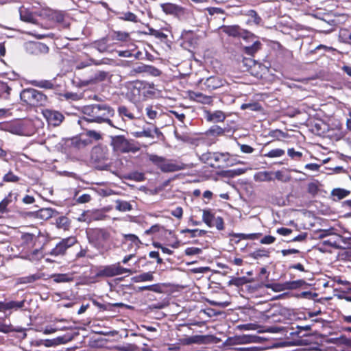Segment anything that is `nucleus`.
<instances>
[{
  "instance_id": "obj_1",
  "label": "nucleus",
  "mask_w": 351,
  "mask_h": 351,
  "mask_svg": "<svg viewBox=\"0 0 351 351\" xmlns=\"http://www.w3.org/2000/svg\"><path fill=\"white\" fill-rule=\"evenodd\" d=\"M83 113L87 116L86 120L88 122L106 123L114 127L110 117L114 116V110L108 105L93 104L86 106L83 108Z\"/></svg>"
},
{
  "instance_id": "obj_2",
  "label": "nucleus",
  "mask_w": 351,
  "mask_h": 351,
  "mask_svg": "<svg viewBox=\"0 0 351 351\" xmlns=\"http://www.w3.org/2000/svg\"><path fill=\"white\" fill-rule=\"evenodd\" d=\"M88 243L101 254L107 252L112 243L110 232L105 228H92L86 230Z\"/></svg>"
},
{
  "instance_id": "obj_3",
  "label": "nucleus",
  "mask_w": 351,
  "mask_h": 351,
  "mask_svg": "<svg viewBox=\"0 0 351 351\" xmlns=\"http://www.w3.org/2000/svg\"><path fill=\"white\" fill-rule=\"evenodd\" d=\"M149 160L165 173L186 169L189 165L178 160L167 159L158 155H149Z\"/></svg>"
},
{
  "instance_id": "obj_4",
  "label": "nucleus",
  "mask_w": 351,
  "mask_h": 351,
  "mask_svg": "<svg viewBox=\"0 0 351 351\" xmlns=\"http://www.w3.org/2000/svg\"><path fill=\"white\" fill-rule=\"evenodd\" d=\"M237 155H199V160L208 167L223 169L238 163Z\"/></svg>"
},
{
  "instance_id": "obj_5",
  "label": "nucleus",
  "mask_w": 351,
  "mask_h": 351,
  "mask_svg": "<svg viewBox=\"0 0 351 351\" xmlns=\"http://www.w3.org/2000/svg\"><path fill=\"white\" fill-rule=\"evenodd\" d=\"M129 272H130V270L123 267L119 262L114 264L97 267L96 273L93 278L94 282H96L101 278H112Z\"/></svg>"
},
{
  "instance_id": "obj_6",
  "label": "nucleus",
  "mask_w": 351,
  "mask_h": 351,
  "mask_svg": "<svg viewBox=\"0 0 351 351\" xmlns=\"http://www.w3.org/2000/svg\"><path fill=\"white\" fill-rule=\"evenodd\" d=\"M110 145L115 152H136L140 149L139 143L134 140H128L123 136H110Z\"/></svg>"
},
{
  "instance_id": "obj_7",
  "label": "nucleus",
  "mask_w": 351,
  "mask_h": 351,
  "mask_svg": "<svg viewBox=\"0 0 351 351\" xmlns=\"http://www.w3.org/2000/svg\"><path fill=\"white\" fill-rule=\"evenodd\" d=\"M20 97L27 104L34 106H45L48 101V98L45 94L34 88L24 89L21 91Z\"/></svg>"
},
{
  "instance_id": "obj_8",
  "label": "nucleus",
  "mask_w": 351,
  "mask_h": 351,
  "mask_svg": "<svg viewBox=\"0 0 351 351\" xmlns=\"http://www.w3.org/2000/svg\"><path fill=\"white\" fill-rule=\"evenodd\" d=\"M75 237H69L61 239L50 251L49 254L55 257L66 255L67 250L77 243Z\"/></svg>"
},
{
  "instance_id": "obj_9",
  "label": "nucleus",
  "mask_w": 351,
  "mask_h": 351,
  "mask_svg": "<svg viewBox=\"0 0 351 351\" xmlns=\"http://www.w3.org/2000/svg\"><path fill=\"white\" fill-rule=\"evenodd\" d=\"M91 144V141L88 138L83 139L79 136H75L64 141L65 148L69 152H78L85 149Z\"/></svg>"
},
{
  "instance_id": "obj_10",
  "label": "nucleus",
  "mask_w": 351,
  "mask_h": 351,
  "mask_svg": "<svg viewBox=\"0 0 351 351\" xmlns=\"http://www.w3.org/2000/svg\"><path fill=\"white\" fill-rule=\"evenodd\" d=\"M221 30L228 35L229 36L232 37H242L244 39L254 38V35L250 34L248 32L244 31L241 29L239 25H223L220 27Z\"/></svg>"
},
{
  "instance_id": "obj_11",
  "label": "nucleus",
  "mask_w": 351,
  "mask_h": 351,
  "mask_svg": "<svg viewBox=\"0 0 351 351\" xmlns=\"http://www.w3.org/2000/svg\"><path fill=\"white\" fill-rule=\"evenodd\" d=\"M42 114L48 123L54 127L59 126L64 119V115L60 112L55 110L43 109Z\"/></svg>"
},
{
  "instance_id": "obj_12",
  "label": "nucleus",
  "mask_w": 351,
  "mask_h": 351,
  "mask_svg": "<svg viewBox=\"0 0 351 351\" xmlns=\"http://www.w3.org/2000/svg\"><path fill=\"white\" fill-rule=\"evenodd\" d=\"M199 84L204 86L202 89L208 91H212L223 85V81L219 77L210 76L207 77L205 80H201Z\"/></svg>"
},
{
  "instance_id": "obj_13",
  "label": "nucleus",
  "mask_w": 351,
  "mask_h": 351,
  "mask_svg": "<svg viewBox=\"0 0 351 351\" xmlns=\"http://www.w3.org/2000/svg\"><path fill=\"white\" fill-rule=\"evenodd\" d=\"M148 86L150 87V84L147 82L141 81L134 82L130 90V93L133 96V99L140 100L141 99V96L145 97L146 96V89Z\"/></svg>"
},
{
  "instance_id": "obj_14",
  "label": "nucleus",
  "mask_w": 351,
  "mask_h": 351,
  "mask_svg": "<svg viewBox=\"0 0 351 351\" xmlns=\"http://www.w3.org/2000/svg\"><path fill=\"white\" fill-rule=\"evenodd\" d=\"M123 244L128 245L129 250H134L136 252L142 244L140 239L134 234H123Z\"/></svg>"
},
{
  "instance_id": "obj_15",
  "label": "nucleus",
  "mask_w": 351,
  "mask_h": 351,
  "mask_svg": "<svg viewBox=\"0 0 351 351\" xmlns=\"http://www.w3.org/2000/svg\"><path fill=\"white\" fill-rule=\"evenodd\" d=\"M91 302L99 310V311H113L117 307H125L127 308H131L130 306L125 304L122 302L101 303L95 299H92Z\"/></svg>"
},
{
  "instance_id": "obj_16",
  "label": "nucleus",
  "mask_w": 351,
  "mask_h": 351,
  "mask_svg": "<svg viewBox=\"0 0 351 351\" xmlns=\"http://www.w3.org/2000/svg\"><path fill=\"white\" fill-rule=\"evenodd\" d=\"M89 165L97 169H105L109 166L105 155H90Z\"/></svg>"
},
{
  "instance_id": "obj_17",
  "label": "nucleus",
  "mask_w": 351,
  "mask_h": 351,
  "mask_svg": "<svg viewBox=\"0 0 351 351\" xmlns=\"http://www.w3.org/2000/svg\"><path fill=\"white\" fill-rule=\"evenodd\" d=\"M162 11L167 14L179 16L184 14V8L171 3H165L160 5Z\"/></svg>"
},
{
  "instance_id": "obj_18",
  "label": "nucleus",
  "mask_w": 351,
  "mask_h": 351,
  "mask_svg": "<svg viewBox=\"0 0 351 351\" xmlns=\"http://www.w3.org/2000/svg\"><path fill=\"white\" fill-rule=\"evenodd\" d=\"M12 192H10L8 195L0 202V219L5 218L10 213V209L9 208V205L12 202Z\"/></svg>"
},
{
  "instance_id": "obj_19",
  "label": "nucleus",
  "mask_w": 351,
  "mask_h": 351,
  "mask_svg": "<svg viewBox=\"0 0 351 351\" xmlns=\"http://www.w3.org/2000/svg\"><path fill=\"white\" fill-rule=\"evenodd\" d=\"M189 97L191 100L202 104L210 105L213 102L212 97L204 95L202 93L190 91L189 92Z\"/></svg>"
},
{
  "instance_id": "obj_20",
  "label": "nucleus",
  "mask_w": 351,
  "mask_h": 351,
  "mask_svg": "<svg viewBox=\"0 0 351 351\" xmlns=\"http://www.w3.org/2000/svg\"><path fill=\"white\" fill-rule=\"evenodd\" d=\"M226 117L225 113L221 110H215L213 112L209 110L205 111V118L210 122H223Z\"/></svg>"
},
{
  "instance_id": "obj_21",
  "label": "nucleus",
  "mask_w": 351,
  "mask_h": 351,
  "mask_svg": "<svg viewBox=\"0 0 351 351\" xmlns=\"http://www.w3.org/2000/svg\"><path fill=\"white\" fill-rule=\"evenodd\" d=\"M25 306V300L22 301H0V311H5L7 310L22 308Z\"/></svg>"
},
{
  "instance_id": "obj_22",
  "label": "nucleus",
  "mask_w": 351,
  "mask_h": 351,
  "mask_svg": "<svg viewBox=\"0 0 351 351\" xmlns=\"http://www.w3.org/2000/svg\"><path fill=\"white\" fill-rule=\"evenodd\" d=\"M53 214V210L50 208H41L37 210L36 212H30L28 213V215L34 216L37 218H40L41 219H48L52 217Z\"/></svg>"
},
{
  "instance_id": "obj_23",
  "label": "nucleus",
  "mask_w": 351,
  "mask_h": 351,
  "mask_svg": "<svg viewBox=\"0 0 351 351\" xmlns=\"http://www.w3.org/2000/svg\"><path fill=\"white\" fill-rule=\"evenodd\" d=\"M241 14L249 17V19L247 21V24L248 25L254 24L256 25H258L262 21L261 16L254 10H248L247 11L242 12Z\"/></svg>"
},
{
  "instance_id": "obj_24",
  "label": "nucleus",
  "mask_w": 351,
  "mask_h": 351,
  "mask_svg": "<svg viewBox=\"0 0 351 351\" xmlns=\"http://www.w3.org/2000/svg\"><path fill=\"white\" fill-rule=\"evenodd\" d=\"M29 84L34 86L44 89H53L55 86L54 80H33L29 82Z\"/></svg>"
},
{
  "instance_id": "obj_25",
  "label": "nucleus",
  "mask_w": 351,
  "mask_h": 351,
  "mask_svg": "<svg viewBox=\"0 0 351 351\" xmlns=\"http://www.w3.org/2000/svg\"><path fill=\"white\" fill-rule=\"evenodd\" d=\"M27 48L31 53H47L49 51V47L46 45L36 42L28 43Z\"/></svg>"
},
{
  "instance_id": "obj_26",
  "label": "nucleus",
  "mask_w": 351,
  "mask_h": 351,
  "mask_svg": "<svg viewBox=\"0 0 351 351\" xmlns=\"http://www.w3.org/2000/svg\"><path fill=\"white\" fill-rule=\"evenodd\" d=\"M262 43L259 40L253 41L252 45L243 47V51L251 56H254L258 51L261 49Z\"/></svg>"
},
{
  "instance_id": "obj_27",
  "label": "nucleus",
  "mask_w": 351,
  "mask_h": 351,
  "mask_svg": "<svg viewBox=\"0 0 351 351\" xmlns=\"http://www.w3.org/2000/svg\"><path fill=\"white\" fill-rule=\"evenodd\" d=\"M19 15L21 21L31 23H36V19H34L32 12L23 6H21L19 8Z\"/></svg>"
},
{
  "instance_id": "obj_28",
  "label": "nucleus",
  "mask_w": 351,
  "mask_h": 351,
  "mask_svg": "<svg viewBox=\"0 0 351 351\" xmlns=\"http://www.w3.org/2000/svg\"><path fill=\"white\" fill-rule=\"evenodd\" d=\"M93 47L100 53H104L110 51V46L108 44L107 38H103L93 43Z\"/></svg>"
},
{
  "instance_id": "obj_29",
  "label": "nucleus",
  "mask_w": 351,
  "mask_h": 351,
  "mask_svg": "<svg viewBox=\"0 0 351 351\" xmlns=\"http://www.w3.org/2000/svg\"><path fill=\"white\" fill-rule=\"evenodd\" d=\"M51 278L56 283L68 282L73 280V277L71 274H54L51 275Z\"/></svg>"
},
{
  "instance_id": "obj_30",
  "label": "nucleus",
  "mask_w": 351,
  "mask_h": 351,
  "mask_svg": "<svg viewBox=\"0 0 351 351\" xmlns=\"http://www.w3.org/2000/svg\"><path fill=\"white\" fill-rule=\"evenodd\" d=\"M343 134L341 128L335 129L328 128L324 137H328L334 141H338L343 137Z\"/></svg>"
},
{
  "instance_id": "obj_31",
  "label": "nucleus",
  "mask_w": 351,
  "mask_h": 351,
  "mask_svg": "<svg viewBox=\"0 0 351 351\" xmlns=\"http://www.w3.org/2000/svg\"><path fill=\"white\" fill-rule=\"evenodd\" d=\"M71 220L65 216H60L56 219V225L59 229L68 230L71 227Z\"/></svg>"
},
{
  "instance_id": "obj_32",
  "label": "nucleus",
  "mask_w": 351,
  "mask_h": 351,
  "mask_svg": "<svg viewBox=\"0 0 351 351\" xmlns=\"http://www.w3.org/2000/svg\"><path fill=\"white\" fill-rule=\"evenodd\" d=\"M226 129L219 125H213L206 132V135L208 137H217L224 134Z\"/></svg>"
},
{
  "instance_id": "obj_33",
  "label": "nucleus",
  "mask_w": 351,
  "mask_h": 351,
  "mask_svg": "<svg viewBox=\"0 0 351 351\" xmlns=\"http://www.w3.org/2000/svg\"><path fill=\"white\" fill-rule=\"evenodd\" d=\"M71 339V337L65 336L58 337L56 339H46L44 341L43 345L47 347H51L54 345L65 343Z\"/></svg>"
},
{
  "instance_id": "obj_34",
  "label": "nucleus",
  "mask_w": 351,
  "mask_h": 351,
  "mask_svg": "<svg viewBox=\"0 0 351 351\" xmlns=\"http://www.w3.org/2000/svg\"><path fill=\"white\" fill-rule=\"evenodd\" d=\"M270 252L269 250L265 248H259L251 252L249 256L253 259H259L261 258H268L269 257Z\"/></svg>"
},
{
  "instance_id": "obj_35",
  "label": "nucleus",
  "mask_w": 351,
  "mask_h": 351,
  "mask_svg": "<svg viewBox=\"0 0 351 351\" xmlns=\"http://www.w3.org/2000/svg\"><path fill=\"white\" fill-rule=\"evenodd\" d=\"M19 180L20 178L18 176L15 175L12 171H9L3 176L2 181L0 182V186H3L4 182L16 183Z\"/></svg>"
},
{
  "instance_id": "obj_36",
  "label": "nucleus",
  "mask_w": 351,
  "mask_h": 351,
  "mask_svg": "<svg viewBox=\"0 0 351 351\" xmlns=\"http://www.w3.org/2000/svg\"><path fill=\"white\" fill-rule=\"evenodd\" d=\"M265 287L266 288L271 289L275 292H280L287 290L286 282L283 283H269V284H262L260 287Z\"/></svg>"
},
{
  "instance_id": "obj_37",
  "label": "nucleus",
  "mask_w": 351,
  "mask_h": 351,
  "mask_svg": "<svg viewBox=\"0 0 351 351\" xmlns=\"http://www.w3.org/2000/svg\"><path fill=\"white\" fill-rule=\"evenodd\" d=\"M306 285V282L303 279L286 282L287 290L298 289L299 288L304 287Z\"/></svg>"
},
{
  "instance_id": "obj_38",
  "label": "nucleus",
  "mask_w": 351,
  "mask_h": 351,
  "mask_svg": "<svg viewBox=\"0 0 351 351\" xmlns=\"http://www.w3.org/2000/svg\"><path fill=\"white\" fill-rule=\"evenodd\" d=\"M215 219L214 214L211 212L210 209H204L203 210L202 214V221L208 226L213 227V221Z\"/></svg>"
},
{
  "instance_id": "obj_39",
  "label": "nucleus",
  "mask_w": 351,
  "mask_h": 351,
  "mask_svg": "<svg viewBox=\"0 0 351 351\" xmlns=\"http://www.w3.org/2000/svg\"><path fill=\"white\" fill-rule=\"evenodd\" d=\"M328 128V125L324 123H315L312 128V131L318 136H324Z\"/></svg>"
},
{
  "instance_id": "obj_40",
  "label": "nucleus",
  "mask_w": 351,
  "mask_h": 351,
  "mask_svg": "<svg viewBox=\"0 0 351 351\" xmlns=\"http://www.w3.org/2000/svg\"><path fill=\"white\" fill-rule=\"evenodd\" d=\"M42 278V275L39 273L32 274L19 278V282L21 284H27L34 282Z\"/></svg>"
},
{
  "instance_id": "obj_41",
  "label": "nucleus",
  "mask_w": 351,
  "mask_h": 351,
  "mask_svg": "<svg viewBox=\"0 0 351 351\" xmlns=\"http://www.w3.org/2000/svg\"><path fill=\"white\" fill-rule=\"evenodd\" d=\"M250 282V280L245 277H233L229 281V285H234L237 287H241Z\"/></svg>"
},
{
  "instance_id": "obj_42",
  "label": "nucleus",
  "mask_w": 351,
  "mask_h": 351,
  "mask_svg": "<svg viewBox=\"0 0 351 351\" xmlns=\"http://www.w3.org/2000/svg\"><path fill=\"white\" fill-rule=\"evenodd\" d=\"M154 279V276L152 272H145L139 275H137L134 277H133V280L136 282H145V281H152Z\"/></svg>"
},
{
  "instance_id": "obj_43",
  "label": "nucleus",
  "mask_w": 351,
  "mask_h": 351,
  "mask_svg": "<svg viewBox=\"0 0 351 351\" xmlns=\"http://www.w3.org/2000/svg\"><path fill=\"white\" fill-rule=\"evenodd\" d=\"M125 178L130 180H134L136 182H142L145 180V174L142 172L132 171L128 173Z\"/></svg>"
},
{
  "instance_id": "obj_44",
  "label": "nucleus",
  "mask_w": 351,
  "mask_h": 351,
  "mask_svg": "<svg viewBox=\"0 0 351 351\" xmlns=\"http://www.w3.org/2000/svg\"><path fill=\"white\" fill-rule=\"evenodd\" d=\"M332 195L337 197L339 199H342L350 194V191L344 189L337 188L334 189L331 193Z\"/></svg>"
},
{
  "instance_id": "obj_45",
  "label": "nucleus",
  "mask_w": 351,
  "mask_h": 351,
  "mask_svg": "<svg viewBox=\"0 0 351 351\" xmlns=\"http://www.w3.org/2000/svg\"><path fill=\"white\" fill-rule=\"evenodd\" d=\"M112 40L119 41H127L130 38V34L125 32L114 31L111 35Z\"/></svg>"
},
{
  "instance_id": "obj_46",
  "label": "nucleus",
  "mask_w": 351,
  "mask_h": 351,
  "mask_svg": "<svg viewBox=\"0 0 351 351\" xmlns=\"http://www.w3.org/2000/svg\"><path fill=\"white\" fill-rule=\"evenodd\" d=\"M12 88L3 82L0 81V97L8 99Z\"/></svg>"
},
{
  "instance_id": "obj_47",
  "label": "nucleus",
  "mask_w": 351,
  "mask_h": 351,
  "mask_svg": "<svg viewBox=\"0 0 351 351\" xmlns=\"http://www.w3.org/2000/svg\"><path fill=\"white\" fill-rule=\"evenodd\" d=\"M115 208L117 210L121 212L129 211L132 209V206L130 202L122 200L116 201Z\"/></svg>"
},
{
  "instance_id": "obj_48",
  "label": "nucleus",
  "mask_w": 351,
  "mask_h": 351,
  "mask_svg": "<svg viewBox=\"0 0 351 351\" xmlns=\"http://www.w3.org/2000/svg\"><path fill=\"white\" fill-rule=\"evenodd\" d=\"M118 113L123 119V117H127L130 120H133L135 119L134 114L132 113L128 109V108L124 106H121L118 108Z\"/></svg>"
},
{
  "instance_id": "obj_49",
  "label": "nucleus",
  "mask_w": 351,
  "mask_h": 351,
  "mask_svg": "<svg viewBox=\"0 0 351 351\" xmlns=\"http://www.w3.org/2000/svg\"><path fill=\"white\" fill-rule=\"evenodd\" d=\"M147 66L148 65H145L142 63L137 64L133 66V68L131 69L130 75L131 76H134L138 73H146V71H147Z\"/></svg>"
},
{
  "instance_id": "obj_50",
  "label": "nucleus",
  "mask_w": 351,
  "mask_h": 351,
  "mask_svg": "<svg viewBox=\"0 0 351 351\" xmlns=\"http://www.w3.org/2000/svg\"><path fill=\"white\" fill-rule=\"evenodd\" d=\"M193 343H206L210 341L211 337L209 335L191 336Z\"/></svg>"
},
{
  "instance_id": "obj_51",
  "label": "nucleus",
  "mask_w": 351,
  "mask_h": 351,
  "mask_svg": "<svg viewBox=\"0 0 351 351\" xmlns=\"http://www.w3.org/2000/svg\"><path fill=\"white\" fill-rule=\"evenodd\" d=\"M261 233H252V234H238L235 237L239 238V239H251L255 240L258 239L261 237Z\"/></svg>"
},
{
  "instance_id": "obj_52",
  "label": "nucleus",
  "mask_w": 351,
  "mask_h": 351,
  "mask_svg": "<svg viewBox=\"0 0 351 351\" xmlns=\"http://www.w3.org/2000/svg\"><path fill=\"white\" fill-rule=\"evenodd\" d=\"M319 191L318 182H311L308 184L307 192L313 196L316 195Z\"/></svg>"
},
{
  "instance_id": "obj_53",
  "label": "nucleus",
  "mask_w": 351,
  "mask_h": 351,
  "mask_svg": "<svg viewBox=\"0 0 351 351\" xmlns=\"http://www.w3.org/2000/svg\"><path fill=\"white\" fill-rule=\"evenodd\" d=\"M152 291L156 293H160L161 292V288L160 286L158 284L152 285H148V286H143L138 287L137 291Z\"/></svg>"
},
{
  "instance_id": "obj_54",
  "label": "nucleus",
  "mask_w": 351,
  "mask_h": 351,
  "mask_svg": "<svg viewBox=\"0 0 351 351\" xmlns=\"http://www.w3.org/2000/svg\"><path fill=\"white\" fill-rule=\"evenodd\" d=\"M269 136L278 140H280L287 137L288 134L280 130H275L270 131Z\"/></svg>"
},
{
  "instance_id": "obj_55",
  "label": "nucleus",
  "mask_w": 351,
  "mask_h": 351,
  "mask_svg": "<svg viewBox=\"0 0 351 351\" xmlns=\"http://www.w3.org/2000/svg\"><path fill=\"white\" fill-rule=\"evenodd\" d=\"M161 230H165V228L160 224H154L149 229L146 230L145 231V234L147 235H151L159 232Z\"/></svg>"
},
{
  "instance_id": "obj_56",
  "label": "nucleus",
  "mask_w": 351,
  "mask_h": 351,
  "mask_svg": "<svg viewBox=\"0 0 351 351\" xmlns=\"http://www.w3.org/2000/svg\"><path fill=\"white\" fill-rule=\"evenodd\" d=\"M120 19L124 21L137 22V16L130 12L123 13V15L120 16Z\"/></svg>"
},
{
  "instance_id": "obj_57",
  "label": "nucleus",
  "mask_w": 351,
  "mask_h": 351,
  "mask_svg": "<svg viewBox=\"0 0 351 351\" xmlns=\"http://www.w3.org/2000/svg\"><path fill=\"white\" fill-rule=\"evenodd\" d=\"M185 254L187 256L197 255L202 252V250L196 247H189L184 250Z\"/></svg>"
},
{
  "instance_id": "obj_58",
  "label": "nucleus",
  "mask_w": 351,
  "mask_h": 351,
  "mask_svg": "<svg viewBox=\"0 0 351 351\" xmlns=\"http://www.w3.org/2000/svg\"><path fill=\"white\" fill-rule=\"evenodd\" d=\"M241 108L242 110L250 109L253 111H257L261 109V106L258 103L243 104L241 105Z\"/></svg>"
},
{
  "instance_id": "obj_59",
  "label": "nucleus",
  "mask_w": 351,
  "mask_h": 351,
  "mask_svg": "<svg viewBox=\"0 0 351 351\" xmlns=\"http://www.w3.org/2000/svg\"><path fill=\"white\" fill-rule=\"evenodd\" d=\"M317 322H322V319L320 318L313 319L311 320L310 324L302 326H298V328L306 331H311L312 330V327L314 325V324Z\"/></svg>"
},
{
  "instance_id": "obj_60",
  "label": "nucleus",
  "mask_w": 351,
  "mask_h": 351,
  "mask_svg": "<svg viewBox=\"0 0 351 351\" xmlns=\"http://www.w3.org/2000/svg\"><path fill=\"white\" fill-rule=\"evenodd\" d=\"M108 73L106 71H99L96 73L93 77L95 82H102L106 79Z\"/></svg>"
},
{
  "instance_id": "obj_61",
  "label": "nucleus",
  "mask_w": 351,
  "mask_h": 351,
  "mask_svg": "<svg viewBox=\"0 0 351 351\" xmlns=\"http://www.w3.org/2000/svg\"><path fill=\"white\" fill-rule=\"evenodd\" d=\"M147 116L152 120L156 118L158 112L153 109L152 106H147L145 109Z\"/></svg>"
},
{
  "instance_id": "obj_62",
  "label": "nucleus",
  "mask_w": 351,
  "mask_h": 351,
  "mask_svg": "<svg viewBox=\"0 0 351 351\" xmlns=\"http://www.w3.org/2000/svg\"><path fill=\"white\" fill-rule=\"evenodd\" d=\"M86 135L89 138H93L96 141H99L101 138V134L95 130H88L86 132Z\"/></svg>"
},
{
  "instance_id": "obj_63",
  "label": "nucleus",
  "mask_w": 351,
  "mask_h": 351,
  "mask_svg": "<svg viewBox=\"0 0 351 351\" xmlns=\"http://www.w3.org/2000/svg\"><path fill=\"white\" fill-rule=\"evenodd\" d=\"M91 200V196L89 194H83L76 199L78 204L88 203Z\"/></svg>"
},
{
  "instance_id": "obj_64",
  "label": "nucleus",
  "mask_w": 351,
  "mask_h": 351,
  "mask_svg": "<svg viewBox=\"0 0 351 351\" xmlns=\"http://www.w3.org/2000/svg\"><path fill=\"white\" fill-rule=\"evenodd\" d=\"M276 241V238L271 235H265L264 237H263L260 243L261 244H271L274 243Z\"/></svg>"
}]
</instances>
